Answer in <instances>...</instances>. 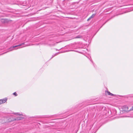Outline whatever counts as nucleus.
Segmentation results:
<instances>
[{
  "mask_svg": "<svg viewBox=\"0 0 133 133\" xmlns=\"http://www.w3.org/2000/svg\"><path fill=\"white\" fill-rule=\"evenodd\" d=\"M81 36H80V35H78V36H77V37H75V38H81Z\"/></svg>",
  "mask_w": 133,
  "mask_h": 133,
  "instance_id": "obj_8",
  "label": "nucleus"
},
{
  "mask_svg": "<svg viewBox=\"0 0 133 133\" xmlns=\"http://www.w3.org/2000/svg\"><path fill=\"white\" fill-rule=\"evenodd\" d=\"M91 18H92L91 17V16H90V17H89V18L88 19H87V21H89L91 19Z\"/></svg>",
  "mask_w": 133,
  "mask_h": 133,
  "instance_id": "obj_12",
  "label": "nucleus"
},
{
  "mask_svg": "<svg viewBox=\"0 0 133 133\" xmlns=\"http://www.w3.org/2000/svg\"><path fill=\"white\" fill-rule=\"evenodd\" d=\"M125 107H126V108H125L126 109H125V110L127 111V110L128 109V107L127 106H125Z\"/></svg>",
  "mask_w": 133,
  "mask_h": 133,
  "instance_id": "obj_13",
  "label": "nucleus"
},
{
  "mask_svg": "<svg viewBox=\"0 0 133 133\" xmlns=\"http://www.w3.org/2000/svg\"><path fill=\"white\" fill-rule=\"evenodd\" d=\"M14 114L16 115H22V114H20L19 113H15Z\"/></svg>",
  "mask_w": 133,
  "mask_h": 133,
  "instance_id": "obj_7",
  "label": "nucleus"
},
{
  "mask_svg": "<svg viewBox=\"0 0 133 133\" xmlns=\"http://www.w3.org/2000/svg\"><path fill=\"white\" fill-rule=\"evenodd\" d=\"M12 121L10 118L9 117H4L0 119V123L2 124H4L8 123Z\"/></svg>",
  "mask_w": 133,
  "mask_h": 133,
  "instance_id": "obj_1",
  "label": "nucleus"
},
{
  "mask_svg": "<svg viewBox=\"0 0 133 133\" xmlns=\"http://www.w3.org/2000/svg\"><path fill=\"white\" fill-rule=\"evenodd\" d=\"M23 118V117H18L16 118L15 119V120H19L22 119Z\"/></svg>",
  "mask_w": 133,
  "mask_h": 133,
  "instance_id": "obj_4",
  "label": "nucleus"
},
{
  "mask_svg": "<svg viewBox=\"0 0 133 133\" xmlns=\"http://www.w3.org/2000/svg\"><path fill=\"white\" fill-rule=\"evenodd\" d=\"M95 14H93L91 16V17L92 18H93L95 17Z\"/></svg>",
  "mask_w": 133,
  "mask_h": 133,
  "instance_id": "obj_9",
  "label": "nucleus"
},
{
  "mask_svg": "<svg viewBox=\"0 0 133 133\" xmlns=\"http://www.w3.org/2000/svg\"><path fill=\"white\" fill-rule=\"evenodd\" d=\"M24 43H22L21 44H20L19 45H16L15 46H13V47L10 48L9 49L10 50V51H11V50H13V49L14 48H15V47H18V46H20L24 45Z\"/></svg>",
  "mask_w": 133,
  "mask_h": 133,
  "instance_id": "obj_2",
  "label": "nucleus"
},
{
  "mask_svg": "<svg viewBox=\"0 0 133 133\" xmlns=\"http://www.w3.org/2000/svg\"><path fill=\"white\" fill-rule=\"evenodd\" d=\"M107 93L108 95H110L111 96H113L114 95L113 94L111 93L109 91H107Z\"/></svg>",
  "mask_w": 133,
  "mask_h": 133,
  "instance_id": "obj_6",
  "label": "nucleus"
},
{
  "mask_svg": "<svg viewBox=\"0 0 133 133\" xmlns=\"http://www.w3.org/2000/svg\"><path fill=\"white\" fill-rule=\"evenodd\" d=\"M13 94L14 95H15V96H17V94L16 92L14 93Z\"/></svg>",
  "mask_w": 133,
  "mask_h": 133,
  "instance_id": "obj_10",
  "label": "nucleus"
},
{
  "mask_svg": "<svg viewBox=\"0 0 133 133\" xmlns=\"http://www.w3.org/2000/svg\"><path fill=\"white\" fill-rule=\"evenodd\" d=\"M7 100V98H6L4 99L0 100L1 104L5 103Z\"/></svg>",
  "mask_w": 133,
  "mask_h": 133,
  "instance_id": "obj_3",
  "label": "nucleus"
},
{
  "mask_svg": "<svg viewBox=\"0 0 133 133\" xmlns=\"http://www.w3.org/2000/svg\"><path fill=\"white\" fill-rule=\"evenodd\" d=\"M133 110V106L132 107V108L130 109V110Z\"/></svg>",
  "mask_w": 133,
  "mask_h": 133,
  "instance_id": "obj_14",
  "label": "nucleus"
},
{
  "mask_svg": "<svg viewBox=\"0 0 133 133\" xmlns=\"http://www.w3.org/2000/svg\"><path fill=\"white\" fill-rule=\"evenodd\" d=\"M59 54V52H58V53H56L55 54V55L54 56H52V58H52V57H53L55 56H56V55H57L58 54Z\"/></svg>",
  "mask_w": 133,
  "mask_h": 133,
  "instance_id": "obj_11",
  "label": "nucleus"
},
{
  "mask_svg": "<svg viewBox=\"0 0 133 133\" xmlns=\"http://www.w3.org/2000/svg\"><path fill=\"white\" fill-rule=\"evenodd\" d=\"M1 21L3 23H5L6 22L7 20L5 19H1Z\"/></svg>",
  "mask_w": 133,
  "mask_h": 133,
  "instance_id": "obj_5",
  "label": "nucleus"
}]
</instances>
